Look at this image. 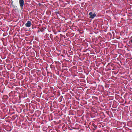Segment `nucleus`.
<instances>
[{
  "label": "nucleus",
  "mask_w": 132,
  "mask_h": 132,
  "mask_svg": "<svg viewBox=\"0 0 132 132\" xmlns=\"http://www.w3.org/2000/svg\"><path fill=\"white\" fill-rule=\"evenodd\" d=\"M130 41L131 43H132V39Z\"/></svg>",
  "instance_id": "nucleus-4"
},
{
  "label": "nucleus",
  "mask_w": 132,
  "mask_h": 132,
  "mask_svg": "<svg viewBox=\"0 0 132 132\" xmlns=\"http://www.w3.org/2000/svg\"><path fill=\"white\" fill-rule=\"evenodd\" d=\"M89 18H90L93 19L96 16V14L95 13L93 14L92 12H90L89 13Z\"/></svg>",
  "instance_id": "nucleus-1"
},
{
  "label": "nucleus",
  "mask_w": 132,
  "mask_h": 132,
  "mask_svg": "<svg viewBox=\"0 0 132 132\" xmlns=\"http://www.w3.org/2000/svg\"><path fill=\"white\" fill-rule=\"evenodd\" d=\"M31 22L30 21H28L26 23L25 26L26 27H29L31 26Z\"/></svg>",
  "instance_id": "nucleus-3"
},
{
  "label": "nucleus",
  "mask_w": 132,
  "mask_h": 132,
  "mask_svg": "<svg viewBox=\"0 0 132 132\" xmlns=\"http://www.w3.org/2000/svg\"><path fill=\"white\" fill-rule=\"evenodd\" d=\"M24 1L23 0H19V3L20 6L22 8L24 3Z\"/></svg>",
  "instance_id": "nucleus-2"
}]
</instances>
